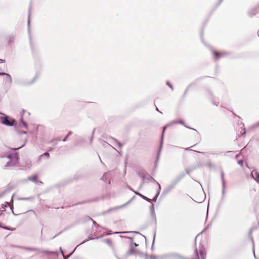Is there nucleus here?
I'll return each mask as SVG.
<instances>
[{
    "instance_id": "1",
    "label": "nucleus",
    "mask_w": 259,
    "mask_h": 259,
    "mask_svg": "<svg viewBox=\"0 0 259 259\" xmlns=\"http://www.w3.org/2000/svg\"><path fill=\"white\" fill-rule=\"evenodd\" d=\"M18 155L17 153L9 154L7 157L0 159V165L4 168L17 166L18 164Z\"/></svg>"
},
{
    "instance_id": "2",
    "label": "nucleus",
    "mask_w": 259,
    "mask_h": 259,
    "mask_svg": "<svg viewBox=\"0 0 259 259\" xmlns=\"http://www.w3.org/2000/svg\"><path fill=\"white\" fill-rule=\"evenodd\" d=\"M0 119L2 123L7 126H13L16 124V121L9 116L1 117Z\"/></svg>"
},
{
    "instance_id": "3",
    "label": "nucleus",
    "mask_w": 259,
    "mask_h": 259,
    "mask_svg": "<svg viewBox=\"0 0 259 259\" xmlns=\"http://www.w3.org/2000/svg\"><path fill=\"white\" fill-rule=\"evenodd\" d=\"M198 254H200L201 259H205L206 256V251L203 246H201L198 250Z\"/></svg>"
},
{
    "instance_id": "4",
    "label": "nucleus",
    "mask_w": 259,
    "mask_h": 259,
    "mask_svg": "<svg viewBox=\"0 0 259 259\" xmlns=\"http://www.w3.org/2000/svg\"><path fill=\"white\" fill-rule=\"evenodd\" d=\"M213 53L215 60H218L220 58L226 55V53L225 52H218L216 51H214Z\"/></svg>"
},
{
    "instance_id": "5",
    "label": "nucleus",
    "mask_w": 259,
    "mask_h": 259,
    "mask_svg": "<svg viewBox=\"0 0 259 259\" xmlns=\"http://www.w3.org/2000/svg\"><path fill=\"white\" fill-rule=\"evenodd\" d=\"M251 175L255 180L259 183V173L256 170H253Z\"/></svg>"
},
{
    "instance_id": "6",
    "label": "nucleus",
    "mask_w": 259,
    "mask_h": 259,
    "mask_svg": "<svg viewBox=\"0 0 259 259\" xmlns=\"http://www.w3.org/2000/svg\"><path fill=\"white\" fill-rule=\"evenodd\" d=\"M38 179L37 175H33L28 178V180L33 182H36Z\"/></svg>"
},
{
    "instance_id": "7",
    "label": "nucleus",
    "mask_w": 259,
    "mask_h": 259,
    "mask_svg": "<svg viewBox=\"0 0 259 259\" xmlns=\"http://www.w3.org/2000/svg\"><path fill=\"white\" fill-rule=\"evenodd\" d=\"M105 242L109 246H111L112 245V241L109 239H106L105 240Z\"/></svg>"
},
{
    "instance_id": "8",
    "label": "nucleus",
    "mask_w": 259,
    "mask_h": 259,
    "mask_svg": "<svg viewBox=\"0 0 259 259\" xmlns=\"http://www.w3.org/2000/svg\"><path fill=\"white\" fill-rule=\"evenodd\" d=\"M148 259H158V257L155 255H150L148 256Z\"/></svg>"
},
{
    "instance_id": "9",
    "label": "nucleus",
    "mask_w": 259,
    "mask_h": 259,
    "mask_svg": "<svg viewBox=\"0 0 259 259\" xmlns=\"http://www.w3.org/2000/svg\"><path fill=\"white\" fill-rule=\"evenodd\" d=\"M40 156L41 157L45 156V157H46L47 158H48L50 156V154L49 153L46 152V153H45L44 154H42Z\"/></svg>"
},
{
    "instance_id": "10",
    "label": "nucleus",
    "mask_w": 259,
    "mask_h": 259,
    "mask_svg": "<svg viewBox=\"0 0 259 259\" xmlns=\"http://www.w3.org/2000/svg\"><path fill=\"white\" fill-rule=\"evenodd\" d=\"M166 84L167 85H168V87L171 88L172 90H173V87L172 86V85L168 82V81H167L166 82Z\"/></svg>"
},
{
    "instance_id": "11",
    "label": "nucleus",
    "mask_w": 259,
    "mask_h": 259,
    "mask_svg": "<svg viewBox=\"0 0 259 259\" xmlns=\"http://www.w3.org/2000/svg\"><path fill=\"white\" fill-rule=\"evenodd\" d=\"M238 163L239 164H240L241 166H242L243 164V160H239L238 161Z\"/></svg>"
},
{
    "instance_id": "12",
    "label": "nucleus",
    "mask_w": 259,
    "mask_h": 259,
    "mask_svg": "<svg viewBox=\"0 0 259 259\" xmlns=\"http://www.w3.org/2000/svg\"><path fill=\"white\" fill-rule=\"evenodd\" d=\"M71 132H69L67 135V136L65 137V138L63 140L64 141H65L66 139V138L68 137V136L70 135H71Z\"/></svg>"
},
{
    "instance_id": "13",
    "label": "nucleus",
    "mask_w": 259,
    "mask_h": 259,
    "mask_svg": "<svg viewBox=\"0 0 259 259\" xmlns=\"http://www.w3.org/2000/svg\"><path fill=\"white\" fill-rule=\"evenodd\" d=\"M22 124H23V125H24V127H27L26 123L25 122L22 121Z\"/></svg>"
},
{
    "instance_id": "14",
    "label": "nucleus",
    "mask_w": 259,
    "mask_h": 259,
    "mask_svg": "<svg viewBox=\"0 0 259 259\" xmlns=\"http://www.w3.org/2000/svg\"><path fill=\"white\" fill-rule=\"evenodd\" d=\"M0 227L3 228H4L5 229H8V228L7 227L2 226L1 225V223H0Z\"/></svg>"
},
{
    "instance_id": "15",
    "label": "nucleus",
    "mask_w": 259,
    "mask_h": 259,
    "mask_svg": "<svg viewBox=\"0 0 259 259\" xmlns=\"http://www.w3.org/2000/svg\"><path fill=\"white\" fill-rule=\"evenodd\" d=\"M189 88H188V89L185 91V94H186L188 93V92L189 91Z\"/></svg>"
},
{
    "instance_id": "16",
    "label": "nucleus",
    "mask_w": 259,
    "mask_h": 259,
    "mask_svg": "<svg viewBox=\"0 0 259 259\" xmlns=\"http://www.w3.org/2000/svg\"><path fill=\"white\" fill-rule=\"evenodd\" d=\"M1 61H2V62L3 63H4L5 62V60H1Z\"/></svg>"
},
{
    "instance_id": "17",
    "label": "nucleus",
    "mask_w": 259,
    "mask_h": 259,
    "mask_svg": "<svg viewBox=\"0 0 259 259\" xmlns=\"http://www.w3.org/2000/svg\"><path fill=\"white\" fill-rule=\"evenodd\" d=\"M20 147L17 148H14L13 149L14 150H16L17 149H19Z\"/></svg>"
},
{
    "instance_id": "18",
    "label": "nucleus",
    "mask_w": 259,
    "mask_h": 259,
    "mask_svg": "<svg viewBox=\"0 0 259 259\" xmlns=\"http://www.w3.org/2000/svg\"><path fill=\"white\" fill-rule=\"evenodd\" d=\"M194 146H191V147H190L188 148V149H190L191 148H193Z\"/></svg>"
},
{
    "instance_id": "19",
    "label": "nucleus",
    "mask_w": 259,
    "mask_h": 259,
    "mask_svg": "<svg viewBox=\"0 0 259 259\" xmlns=\"http://www.w3.org/2000/svg\"><path fill=\"white\" fill-rule=\"evenodd\" d=\"M165 129V127H164V129H163V132H164Z\"/></svg>"
},
{
    "instance_id": "20",
    "label": "nucleus",
    "mask_w": 259,
    "mask_h": 259,
    "mask_svg": "<svg viewBox=\"0 0 259 259\" xmlns=\"http://www.w3.org/2000/svg\"><path fill=\"white\" fill-rule=\"evenodd\" d=\"M11 42L12 41H11V40H9V41H8V42Z\"/></svg>"
},
{
    "instance_id": "21",
    "label": "nucleus",
    "mask_w": 259,
    "mask_h": 259,
    "mask_svg": "<svg viewBox=\"0 0 259 259\" xmlns=\"http://www.w3.org/2000/svg\"><path fill=\"white\" fill-rule=\"evenodd\" d=\"M23 133L26 134V133L25 132H23Z\"/></svg>"
}]
</instances>
